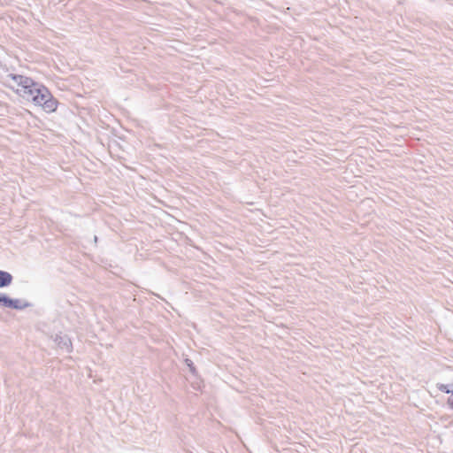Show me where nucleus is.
Returning a JSON list of instances; mask_svg holds the SVG:
<instances>
[{
    "mask_svg": "<svg viewBox=\"0 0 453 453\" xmlns=\"http://www.w3.org/2000/svg\"><path fill=\"white\" fill-rule=\"evenodd\" d=\"M12 277L6 272L0 271V287L8 286L12 282Z\"/></svg>",
    "mask_w": 453,
    "mask_h": 453,
    "instance_id": "nucleus-4",
    "label": "nucleus"
},
{
    "mask_svg": "<svg viewBox=\"0 0 453 453\" xmlns=\"http://www.w3.org/2000/svg\"><path fill=\"white\" fill-rule=\"evenodd\" d=\"M35 105L40 106L46 112H53L58 108V102L44 86L40 85L37 91L30 99Z\"/></svg>",
    "mask_w": 453,
    "mask_h": 453,
    "instance_id": "nucleus-2",
    "label": "nucleus"
},
{
    "mask_svg": "<svg viewBox=\"0 0 453 453\" xmlns=\"http://www.w3.org/2000/svg\"><path fill=\"white\" fill-rule=\"evenodd\" d=\"M437 388L440 391L444 392L446 394H449L447 403L449 405V407L453 409V385L449 387V385L446 384H439Z\"/></svg>",
    "mask_w": 453,
    "mask_h": 453,
    "instance_id": "nucleus-3",
    "label": "nucleus"
},
{
    "mask_svg": "<svg viewBox=\"0 0 453 453\" xmlns=\"http://www.w3.org/2000/svg\"><path fill=\"white\" fill-rule=\"evenodd\" d=\"M12 80L14 81V85L11 86V88L19 96L30 100L39 88L34 80L29 77L23 75H12Z\"/></svg>",
    "mask_w": 453,
    "mask_h": 453,
    "instance_id": "nucleus-1",
    "label": "nucleus"
},
{
    "mask_svg": "<svg viewBox=\"0 0 453 453\" xmlns=\"http://www.w3.org/2000/svg\"><path fill=\"white\" fill-rule=\"evenodd\" d=\"M0 302L4 303V304L8 305V306H14V302L9 298H7L6 296H2L0 297Z\"/></svg>",
    "mask_w": 453,
    "mask_h": 453,
    "instance_id": "nucleus-5",
    "label": "nucleus"
}]
</instances>
